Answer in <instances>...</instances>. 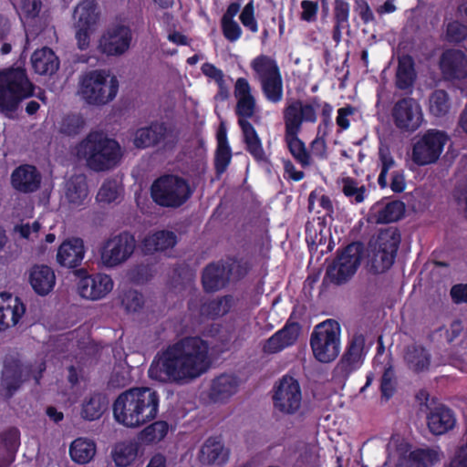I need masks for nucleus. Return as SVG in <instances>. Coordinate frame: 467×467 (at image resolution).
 Returning <instances> with one entry per match:
<instances>
[{
  "label": "nucleus",
  "instance_id": "nucleus-39",
  "mask_svg": "<svg viewBox=\"0 0 467 467\" xmlns=\"http://www.w3.org/2000/svg\"><path fill=\"white\" fill-rule=\"evenodd\" d=\"M96 454L95 442L88 438H78L69 446V455L73 462L85 464L90 462Z\"/></svg>",
  "mask_w": 467,
  "mask_h": 467
},
{
  "label": "nucleus",
  "instance_id": "nucleus-16",
  "mask_svg": "<svg viewBox=\"0 0 467 467\" xmlns=\"http://www.w3.org/2000/svg\"><path fill=\"white\" fill-rule=\"evenodd\" d=\"M136 247L135 238L123 233L108 239L100 249V261L106 267L117 266L127 261Z\"/></svg>",
  "mask_w": 467,
  "mask_h": 467
},
{
  "label": "nucleus",
  "instance_id": "nucleus-4",
  "mask_svg": "<svg viewBox=\"0 0 467 467\" xmlns=\"http://www.w3.org/2000/svg\"><path fill=\"white\" fill-rule=\"evenodd\" d=\"M283 119L285 140L291 155L303 168L308 167L311 164V156L303 140L298 138V134L302 130V124L316 123L317 115L315 114L311 106L301 108L298 104V107L285 106L283 110Z\"/></svg>",
  "mask_w": 467,
  "mask_h": 467
},
{
  "label": "nucleus",
  "instance_id": "nucleus-1",
  "mask_svg": "<svg viewBox=\"0 0 467 467\" xmlns=\"http://www.w3.org/2000/svg\"><path fill=\"white\" fill-rule=\"evenodd\" d=\"M204 372V340L200 337L184 338L158 352L148 370L151 379L183 385Z\"/></svg>",
  "mask_w": 467,
  "mask_h": 467
},
{
  "label": "nucleus",
  "instance_id": "nucleus-27",
  "mask_svg": "<svg viewBox=\"0 0 467 467\" xmlns=\"http://www.w3.org/2000/svg\"><path fill=\"white\" fill-rule=\"evenodd\" d=\"M217 147L214 153V170L216 179H221L227 171L232 161V150L228 142L227 129L221 123L216 131Z\"/></svg>",
  "mask_w": 467,
  "mask_h": 467
},
{
  "label": "nucleus",
  "instance_id": "nucleus-58",
  "mask_svg": "<svg viewBox=\"0 0 467 467\" xmlns=\"http://www.w3.org/2000/svg\"><path fill=\"white\" fill-rule=\"evenodd\" d=\"M40 223L34 222L33 223H21L15 226V233L18 234L20 237L35 242L39 236Z\"/></svg>",
  "mask_w": 467,
  "mask_h": 467
},
{
  "label": "nucleus",
  "instance_id": "nucleus-45",
  "mask_svg": "<svg viewBox=\"0 0 467 467\" xmlns=\"http://www.w3.org/2000/svg\"><path fill=\"white\" fill-rule=\"evenodd\" d=\"M168 431L169 425L158 420L144 428L139 434V440L143 444H156L165 438Z\"/></svg>",
  "mask_w": 467,
  "mask_h": 467
},
{
  "label": "nucleus",
  "instance_id": "nucleus-49",
  "mask_svg": "<svg viewBox=\"0 0 467 467\" xmlns=\"http://www.w3.org/2000/svg\"><path fill=\"white\" fill-rule=\"evenodd\" d=\"M234 306V297L231 295L206 301V317L215 319L228 314Z\"/></svg>",
  "mask_w": 467,
  "mask_h": 467
},
{
  "label": "nucleus",
  "instance_id": "nucleus-59",
  "mask_svg": "<svg viewBox=\"0 0 467 467\" xmlns=\"http://www.w3.org/2000/svg\"><path fill=\"white\" fill-rule=\"evenodd\" d=\"M83 124L84 121L79 116H67L62 120L60 130L69 136L75 135L80 131Z\"/></svg>",
  "mask_w": 467,
  "mask_h": 467
},
{
  "label": "nucleus",
  "instance_id": "nucleus-64",
  "mask_svg": "<svg viewBox=\"0 0 467 467\" xmlns=\"http://www.w3.org/2000/svg\"><path fill=\"white\" fill-rule=\"evenodd\" d=\"M355 108L351 105L339 108L337 109V116L336 118L337 125L342 130H346L350 127L348 117L355 113Z\"/></svg>",
  "mask_w": 467,
  "mask_h": 467
},
{
  "label": "nucleus",
  "instance_id": "nucleus-3",
  "mask_svg": "<svg viewBox=\"0 0 467 467\" xmlns=\"http://www.w3.org/2000/svg\"><path fill=\"white\" fill-rule=\"evenodd\" d=\"M73 154L95 171H105L116 167L122 158L119 142L98 131L90 132L74 148Z\"/></svg>",
  "mask_w": 467,
  "mask_h": 467
},
{
  "label": "nucleus",
  "instance_id": "nucleus-19",
  "mask_svg": "<svg viewBox=\"0 0 467 467\" xmlns=\"http://www.w3.org/2000/svg\"><path fill=\"white\" fill-rule=\"evenodd\" d=\"M365 345V336L361 333L354 334L348 341L346 350L337 363V369L344 374L358 370L364 363L367 355Z\"/></svg>",
  "mask_w": 467,
  "mask_h": 467
},
{
  "label": "nucleus",
  "instance_id": "nucleus-7",
  "mask_svg": "<svg viewBox=\"0 0 467 467\" xmlns=\"http://www.w3.org/2000/svg\"><path fill=\"white\" fill-rule=\"evenodd\" d=\"M252 265L244 257L228 254L216 263L206 265V293L224 288L233 278L239 281L250 272Z\"/></svg>",
  "mask_w": 467,
  "mask_h": 467
},
{
  "label": "nucleus",
  "instance_id": "nucleus-21",
  "mask_svg": "<svg viewBox=\"0 0 467 467\" xmlns=\"http://www.w3.org/2000/svg\"><path fill=\"white\" fill-rule=\"evenodd\" d=\"M439 67L445 80L465 79L467 78V55L460 49H446L441 55Z\"/></svg>",
  "mask_w": 467,
  "mask_h": 467
},
{
  "label": "nucleus",
  "instance_id": "nucleus-41",
  "mask_svg": "<svg viewBox=\"0 0 467 467\" xmlns=\"http://www.w3.org/2000/svg\"><path fill=\"white\" fill-rule=\"evenodd\" d=\"M230 451L224 447L221 436L210 437L206 440V463L218 466L224 465L229 459Z\"/></svg>",
  "mask_w": 467,
  "mask_h": 467
},
{
  "label": "nucleus",
  "instance_id": "nucleus-33",
  "mask_svg": "<svg viewBox=\"0 0 467 467\" xmlns=\"http://www.w3.org/2000/svg\"><path fill=\"white\" fill-rule=\"evenodd\" d=\"M238 385L235 376L223 374L213 381L209 397L214 402H223L237 391Z\"/></svg>",
  "mask_w": 467,
  "mask_h": 467
},
{
  "label": "nucleus",
  "instance_id": "nucleus-13",
  "mask_svg": "<svg viewBox=\"0 0 467 467\" xmlns=\"http://www.w3.org/2000/svg\"><path fill=\"white\" fill-rule=\"evenodd\" d=\"M400 240V234L396 228L381 230L379 233L377 248L370 259V268L374 274H382L392 266Z\"/></svg>",
  "mask_w": 467,
  "mask_h": 467
},
{
  "label": "nucleus",
  "instance_id": "nucleus-56",
  "mask_svg": "<svg viewBox=\"0 0 467 467\" xmlns=\"http://www.w3.org/2000/svg\"><path fill=\"white\" fill-rule=\"evenodd\" d=\"M240 21L244 27L253 33L258 31V24L254 18V0H250L243 8L240 15Z\"/></svg>",
  "mask_w": 467,
  "mask_h": 467
},
{
  "label": "nucleus",
  "instance_id": "nucleus-35",
  "mask_svg": "<svg viewBox=\"0 0 467 467\" xmlns=\"http://www.w3.org/2000/svg\"><path fill=\"white\" fill-rule=\"evenodd\" d=\"M404 360L408 368L419 374L429 369L431 356L422 346H409L405 351Z\"/></svg>",
  "mask_w": 467,
  "mask_h": 467
},
{
  "label": "nucleus",
  "instance_id": "nucleus-48",
  "mask_svg": "<svg viewBox=\"0 0 467 467\" xmlns=\"http://www.w3.org/2000/svg\"><path fill=\"white\" fill-rule=\"evenodd\" d=\"M404 212L405 204L401 201L389 202L378 211L377 222L379 223L397 222L402 218Z\"/></svg>",
  "mask_w": 467,
  "mask_h": 467
},
{
  "label": "nucleus",
  "instance_id": "nucleus-42",
  "mask_svg": "<svg viewBox=\"0 0 467 467\" xmlns=\"http://www.w3.org/2000/svg\"><path fill=\"white\" fill-rule=\"evenodd\" d=\"M251 68L258 75L260 82L267 78L281 75L279 66L273 57L261 54L251 62Z\"/></svg>",
  "mask_w": 467,
  "mask_h": 467
},
{
  "label": "nucleus",
  "instance_id": "nucleus-26",
  "mask_svg": "<svg viewBox=\"0 0 467 467\" xmlns=\"http://www.w3.org/2000/svg\"><path fill=\"white\" fill-rule=\"evenodd\" d=\"M41 182V175L34 166L21 165L11 174V184L14 189L21 192H33L36 191Z\"/></svg>",
  "mask_w": 467,
  "mask_h": 467
},
{
  "label": "nucleus",
  "instance_id": "nucleus-54",
  "mask_svg": "<svg viewBox=\"0 0 467 467\" xmlns=\"http://www.w3.org/2000/svg\"><path fill=\"white\" fill-rule=\"evenodd\" d=\"M120 194V187L116 181H107L100 187L97 200L100 202H112L116 201Z\"/></svg>",
  "mask_w": 467,
  "mask_h": 467
},
{
  "label": "nucleus",
  "instance_id": "nucleus-24",
  "mask_svg": "<svg viewBox=\"0 0 467 467\" xmlns=\"http://www.w3.org/2000/svg\"><path fill=\"white\" fill-rule=\"evenodd\" d=\"M85 256L84 242L80 238H70L64 241L58 247L57 262L67 268L77 267Z\"/></svg>",
  "mask_w": 467,
  "mask_h": 467
},
{
  "label": "nucleus",
  "instance_id": "nucleus-20",
  "mask_svg": "<svg viewBox=\"0 0 467 467\" xmlns=\"http://www.w3.org/2000/svg\"><path fill=\"white\" fill-rule=\"evenodd\" d=\"M78 276V291L83 298L98 300L107 296L113 289V281L108 275H88L83 271H79Z\"/></svg>",
  "mask_w": 467,
  "mask_h": 467
},
{
  "label": "nucleus",
  "instance_id": "nucleus-61",
  "mask_svg": "<svg viewBox=\"0 0 467 467\" xmlns=\"http://www.w3.org/2000/svg\"><path fill=\"white\" fill-rule=\"evenodd\" d=\"M430 454V451H413L409 459L400 462L397 467H427L424 460Z\"/></svg>",
  "mask_w": 467,
  "mask_h": 467
},
{
  "label": "nucleus",
  "instance_id": "nucleus-12",
  "mask_svg": "<svg viewBox=\"0 0 467 467\" xmlns=\"http://www.w3.org/2000/svg\"><path fill=\"white\" fill-rule=\"evenodd\" d=\"M363 244L354 242L348 244L333 263L327 268L326 275L336 285H342L348 281L357 272L362 259Z\"/></svg>",
  "mask_w": 467,
  "mask_h": 467
},
{
  "label": "nucleus",
  "instance_id": "nucleus-29",
  "mask_svg": "<svg viewBox=\"0 0 467 467\" xmlns=\"http://www.w3.org/2000/svg\"><path fill=\"white\" fill-rule=\"evenodd\" d=\"M427 424L432 434L442 435L454 428L456 418L451 409L441 405L430 412Z\"/></svg>",
  "mask_w": 467,
  "mask_h": 467
},
{
  "label": "nucleus",
  "instance_id": "nucleus-22",
  "mask_svg": "<svg viewBox=\"0 0 467 467\" xmlns=\"http://www.w3.org/2000/svg\"><path fill=\"white\" fill-rule=\"evenodd\" d=\"M300 105L301 108L305 106H311L315 114L317 115L316 109L320 108V123L317 126V135L316 140L312 142V145L317 144L319 140L322 143L323 148L326 146V137L331 130L333 126L332 121V113H333V106L327 102L321 101L318 97H313L309 102H303L301 99H296L288 101L285 106H297Z\"/></svg>",
  "mask_w": 467,
  "mask_h": 467
},
{
  "label": "nucleus",
  "instance_id": "nucleus-62",
  "mask_svg": "<svg viewBox=\"0 0 467 467\" xmlns=\"http://www.w3.org/2000/svg\"><path fill=\"white\" fill-rule=\"evenodd\" d=\"M355 11L358 14L364 24H369L375 20L374 14L367 0H354Z\"/></svg>",
  "mask_w": 467,
  "mask_h": 467
},
{
  "label": "nucleus",
  "instance_id": "nucleus-23",
  "mask_svg": "<svg viewBox=\"0 0 467 467\" xmlns=\"http://www.w3.org/2000/svg\"><path fill=\"white\" fill-rule=\"evenodd\" d=\"M25 312V305L17 296L0 294V331L16 326Z\"/></svg>",
  "mask_w": 467,
  "mask_h": 467
},
{
  "label": "nucleus",
  "instance_id": "nucleus-52",
  "mask_svg": "<svg viewBox=\"0 0 467 467\" xmlns=\"http://www.w3.org/2000/svg\"><path fill=\"white\" fill-rule=\"evenodd\" d=\"M445 38L449 43L459 44L467 38V25L452 20L446 25Z\"/></svg>",
  "mask_w": 467,
  "mask_h": 467
},
{
  "label": "nucleus",
  "instance_id": "nucleus-6",
  "mask_svg": "<svg viewBox=\"0 0 467 467\" xmlns=\"http://www.w3.org/2000/svg\"><path fill=\"white\" fill-rule=\"evenodd\" d=\"M119 82L116 77L105 70H91L78 79V95L89 105H105L114 99Z\"/></svg>",
  "mask_w": 467,
  "mask_h": 467
},
{
  "label": "nucleus",
  "instance_id": "nucleus-38",
  "mask_svg": "<svg viewBox=\"0 0 467 467\" xmlns=\"http://www.w3.org/2000/svg\"><path fill=\"white\" fill-rule=\"evenodd\" d=\"M166 132L161 124L138 129L133 135V144L136 148L144 149L160 142Z\"/></svg>",
  "mask_w": 467,
  "mask_h": 467
},
{
  "label": "nucleus",
  "instance_id": "nucleus-2",
  "mask_svg": "<svg viewBox=\"0 0 467 467\" xmlns=\"http://www.w3.org/2000/svg\"><path fill=\"white\" fill-rule=\"evenodd\" d=\"M160 397L146 387L132 388L120 393L113 404L116 421L127 428H139L154 420L159 411Z\"/></svg>",
  "mask_w": 467,
  "mask_h": 467
},
{
  "label": "nucleus",
  "instance_id": "nucleus-40",
  "mask_svg": "<svg viewBox=\"0 0 467 467\" xmlns=\"http://www.w3.org/2000/svg\"><path fill=\"white\" fill-rule=\"evenodd\" d=\"M140 445L138 441H129L116 444L112 458L117 466L127 467L138 457Z\"/></svg>",
  "mask_w": 467,
  "mask_h": 467
},
{
  "label": "nucleus",
  "instance_id": "nucleus-37",
  "mask_svg": "<svg viewBox=\"0 0 467 467\" xmlns=\"http://www.w3.org/2000/svg\"><path fill=\"white\" fill-rule=\"evenodd\" d=\"M31 63L36 73L40 75L53 74L59 66L57 56L47 47L36 50L31 57Z\"/></svg>",
  "mask_w": 467,
  "mask_h": 467
},
{
  "label": "nucleus",
  "instance_id": "nucleus-32",
  "mask_svg": "<svg viewBox=\"0 0 467 467\" xmlns=\"http://www.w3.org/2000/svg\"><path fill=\"white\" fill-rule=\"evenodd\" d=\"M417 79L415 61L410 55H402L398 59L395 86L400 90L410 89Z\"/></svg>",
  "mask_w": 467,
  "mask_h": 467
},
{
  "label": "nucleus",
  "instance_id": "nucleus-17",
  "mask_svg": "<svg viewBox=\"0 0 467 467\" xmlns=\"http://www.w3.org/2000/svg\"><path fill=\"white\" fill-rule=\"evenodd\" d=\"M45 368L46 366L43 362L37 364L34 369L19 360L6 363L2 377V387L6 390V396L10 397L19 388L21 383L29 378L30 374H32L36 381H38Z\"/></svg>",
  "mask_w": 467,
  "mask_h": 467
},
{
  "label": "nucleus",
  "instance_id": "nucleus-15",
  "mask_svg": "<svg viewBox=\"0 0 467 467\" xmlns=\"http://www.w3.org/2000/svg\"><path fill=\"white\" fill-rule=\"evenodd\" d=\"M390 114L395 127L402 132H414L423 122L421 107L415 99L410 97L398 99Z\"/></svg>",
  "mask_w": 467,
  "mask_h": 467
},
{
  "label": "nucleus",
  "instance_id": "nucleus-47",
  "mask_svg": "<svg viewBox=\"0 0 467 467\" xmlns=\"http://www.w3.org/2000/svg\"><path fill=\"white\" fill-rule=\"evenodd\" d=\"M261 88L265 98L272 103H279L283 99L284 88L282 75L267 78L261 81Z\"/></svg>",
  "mask_w": 467,
  "mask_h": 467
},
{
  "label": "nucleus",
  "instance_id": "nucleus-51",
  "mask_svg": "<svg viewBox=\"0 0 467 467\" xmlns=\"http://www.w3.org/2000/svg\"><path fill=\"white\" fill-rule=\"evenodd\" d=\"M397 379L393 366L389 363L385 366L380 379V392L386 400L393 397L396 392Z\"/></svg>",
  "mask_w": 467,
  "mask_h": 467
},
{
  "label": "nucleus",
  "instance_id": "nucleus-9",
  "mask_svg": "<svg viewBox=\"0 0 467 467\" xmlns=\"http://www.w3.org/2000/svg\"><path fill=\"white\" fill-rule=\"evenodd\" d=\"M235 112L238 117V125L242 131L243 141L245 144V150L257 163L269 162L263 148L262 140L254 127L248 120L255 112L254 97L240 98L237 99Z\"/></svg>",
  "mask_w": 467,
  "mask_h": 467
},
{
  "label": "nucleus",
  "instance_id": "nucleus-50",
  "mask_svg": "<svg viewBox=\"0 0 467 467\" xmlns=\"http://www.w3.org/2000/svg\"><path fill=\"white\" fill-rule=\"evenodd\" d=\"M450 99L448 93L443 89L434 90L429 99L430 113L435 117H443L450 110Z\"/></svg>",
  "mask_w": 467,
  "mask_h": 467
},
{
  "label": "nucleus",
  "instance_id": "nucleus-55",
  "mask_svg": "<svg viewBox=\"0 0 467 467\" xmlns=\"http://www.w3.org/2000/svg\"><path fill=\"white\" fill-rule=\"evenodd\" d=\"M343 193L347 197H354L357 203H360L365 199V186H358V182L352 178H346L343 180Z\"/></svg>",
  "mask_w": 467,
  "mask_h": 467
},
{
  "label": "nucleus",
  "instance_id": "nucleus-44",
  "mask_svg": "<svg viewBox=\"0 0 467 467\" xmlns=\"http://www.w3.org/2000/svg\"><path fill=\"white\" fill-rule=\"evenodd\" d=\"M106 408V399L100 394H92L84 400L81 415L86 420H94L103 414Z\"/></svg>",
  "mask_w": 467,
  "mask_h": 467
},
{
  "label": "nucleus",
  "instance_id": "nucleus-53",
  "mask_svg": "<svg viewBox=\"0 0 467 467\" xmlns=\"http://www.w3.org/2000/svg\"><path fill=\"white\" fill-rule=\"evenodd\" d=\"M42 7L40 0H20L18 14L23 22L27 23L37 16Z\"/></svg>",
  "mask_w": 467,
  "mask_h": 467
},
{
  "label": "nucleus",
  "instance_id": "nucleus-36",
  "mask_svg": "<svg viewBox=\"0 0 467 467\" xmlns=\"http://www.w3.org/2000/svg\"><path fill=\"white\" fill-rule=\"evenodd\" d=\"M65 197L73 208L86 203L88 199V191L85 176L77 175L67 182Z\"/></svg>",
  "mask_w": 467,
  "mask_h": 467
},
{
  "label": "nucleus",
  "instance_id": "nucleus-63",
  "mask_svg": "<svg viewBox=\"0 0 467 467\" xmlns=\"http://www.w3.org/2000/svg\"><path fill=\"white\" fill-rule=\"evenodd\" d=\"M301 19L306 22H313L317 18L318 4L316 1L303 0L301 2Z\"/></svg>",
  "mask_w": 467,
  "mask_h": 467
},
{
  "label": "nucleus",
  "instance_id": "nucleus-57",
  "mask_svg": "<svg viewBox=\"0 0 467 467\" xmlns=\"http://www.w3.org/2000/svg\"><path fill=\"white\" fill-rule=\"evenodd\" d=\"M221 27L223 36L229 42H235L242 36V28L234 20L222 19Z\"/></svg>",
  "mask_w": 467,
  "mask_h": 467
},
{
  "label": "nucleus",
  "instance_id": "nucleus-31",
  "mask_svg": "<svg viewBox=\"0 0 467 467\" xmlns=\"http://www.w3.org/2000/svg\"><path fill=\"white\" fill-rule=\"evenodd\" d=\"M99 19V12L95 0H82L74 9V27L96 28Z\"/></svg>",
  "mask_w": 467,
  "mask_h": 467
},
{
  "label": "nucleus",
  "instance_id": "nucleus-11",
  "mask_svg": "<svg viewBox=\"0 0 467 467\" xmlns=\"http://www.w3.org/2000/svg\"><path fill=\"white\" fill-rule=\"evenodd\" d=\"M449 140L450 138L444 130H427L413 144L412 161L418 166L435 163L440 159Z\"/></svg>",
  "mask_w": 467,
  "mask_h": 467
},
{
  "label": "nucleus",
  "instance_id": "nucleus-46",
  "mask_svg": "<svg viewBox=\"0 0 467 467\" xmlns=\"http://www.w3.org/2000/svg\"><path fill=\"white\" fill-rule=\"evenodd\" d=\"M206 77L217 84L218 91L213 98L214 101L216 103L225 102L230 97V91L223 70L213 64L206 63Z\"/></svg>",
  "mask_w": 467,
  "mask_h": 467
},
{
  "label": "nucleus",
  "instance_id": "nucleus-10",
  "mask_svg": "<svg viewBox=\"0 0 467 467\" xmlns=\"http://www.w3.org/2000/svg\"><path fill=\"white\" fill-rule=\"evenodd\" d=\"M150 191L156 203L173 208L182 205L192 194L188 182L174 175L160 177L152 183Z\"/></svg>",
  "mask_w": 467,
  "mask_h": 467
},
{
  "label": "nucleus",
  "instance_id": "nucleus-14",
  "mask_svg": "<svg viewBox=\"0 0 467 467\" xmlns=\"http://www.w3.org/2000/svg\"><path fill=\"white\" fill-rule=\"evenodd\" d=\"M272 400L275 410L283 415H295L302 404L299 382L292 376H283L274 386Z\"/></svg>",
  "mask_w": 467,
  "mask_h": 467
},
{
  "label": "nucleus",
  "instance_id": "nucleus-28",
  "mask_svg": "<svg viewBox=\"0 0 467 467\" xmlns=\"http://www.w3.org/2000/svg\"><path fill=\"white\" fill-rule=\"evenodd\" d=\"M297 326V323L285 324L265 340L262 348L263 352L275 354L292 346L297 338V333L295 330V327Z\"/></svg>",
  "mask_w": 467,
  "mask_h": 467
},
{
  "label": "nucleus",
  "instance_id": "nucleus-25",
  "mask_svg": "<svg viewBox=\"0 0 467 467\" xmlns=\"http://www.w3.org/2000/svg\"><path fill=\"white\" fill-rule=\"evenodd\" d=\"M56 274L46 265H35L28 271V281L33 290L39 296L48 295L55 287Z\"/></svg>",
  "mask_w": 467,
  "mask_h": 467
},
{
  "label": "nucleus",
  "instance_id": "nucleus-60",
  "mask_svg": "<svg viewBox=\"0 0 467 467\" xmlns=\"http://www.w3.org/2000/svg\"><path fill=\"white\" fill-rule=\"evenodd\" d=\"M121 302L127 311L136 312L142 306V296L137 291L130 290L123 295Z\"/></svg>",
  "mask_w": 467,
  "mask_h": 467
},
{
  "label": "nucleus",
  "instance_id": "nucleus-30",
  "mask_svg": "<svg viewBox=\"0 0 467 467\" xmlns=\"http://www.w3.org/2000/svg\"><path fill=\"white\" fill-rule=\"evenodd\" d=\"M350 5L347 0L333 1L332 39L336 44L342 40L344 30H349Z\"/></svg>",
  "mask_w": 467,
  "mask_h": 467
},
{
  "label": "nucleus",
  "instance_id": "nucleus-5",
  "mask_svg": "<svg viewBox=\"0 0 467 467\" xmlns=\"http://www.w3.org/2000/svg\"><path fill=\"white\" fill-rule=\"evenodd\" d=\"M34 86L22 67H11L0 70V112L10 115L20 103L31 97Z\"/></svg>",
  "mask_w": 467,
  "mask_h": 467
},
{
  "label": "nucleus",
  "instance_id": "nucleus-43",
  "mask_svg": "<svg viewBox=\"0 0 467 467\" xmlns=\"http://www.w3.org/2000/svg\"><path fill=\"white\" fill-rule=\"evenodd\" d=\"M0 445L5 451V456L3 462H0V467L10 464L15 458V453L19 446V431L17 429L11 428L0 434Z\"/></svg>",
  "mask_w": 467,
  "mask_h": 467
},
{
  "label": "nucleus",
  "instance_id": "nucleus-18",
  "mask_svg": "<svg viewBox=\"0 0 467 467\" xmlns=\"http://www.w3.org/2000/svg\"><path fill=\"white\" fill-rule=\"evenodd\" d=\"M131 42V29L128 26L114 25L101 36L99 49L108 56H120L130 49Z\"/></svg>",
  "mask_w": 467,
  "mask_h": 467
},
{
  "label": "nucleus",
  "instance_id": "nucleus-34",
  "mask_svg": "<svg viewBox=\"0 0 467 467\" xmlns=\"http://www.w3.org/2000/svg\"><path fill=\"white\" fill-rule=\"evenodd\" d=\"M177 244L176 235L170 231H158L148 234L142 241V248L148 254L165 252Z\"/></svg>",
  "mask_w": 467,
  "mask_h": 467
},
{
  "label": "nucleus",
  "instance_id": "nucleus-8",
  "mask_svg": "<svg viewBox=\"0 0 467 467\" xmlns=\"http://www.w3.org/2000/svg\"><path fill=\"white\" fill-rule=\"evenodd\" d=\"M340 335V325L334 319H327L314 327L310 336V347L317 361L330 363L338 357Z\"/></svg>",
  "mask_w": 467,
  "mask_h": 467
}]
</instances>
